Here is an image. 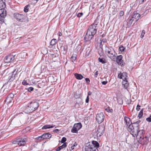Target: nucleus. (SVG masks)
Here are the masks:
<instances>
[{
    "mask_svg": "<svg viewBox=\"0 0 151 151\" xmlns=\"http://www.w3.org/2000/svg\"><path fill=\"white\" fill-rule=\"evenodd\" d=\"M99 23V20L96 19L94 23L89 26L84 37V40L86 41L90 40L96 34L98 29V25Z\"/></svg>",
    "mask_w": 151,
    "mask_h": 151,
    "instance_id": "nucleus-1",
    "label": "nucleus"
},
{
    "mask_svg": "<svg viewBox=\"0 0 151 151\" xmlns=\"http://www.w3.org/2000/svg\"><path fill=\"white\" fill-rule=\"evenodd\" d=\"M39 106V103L35 101H32L26 106L24 110L25 113H29L36 110Z\"/></svg>",
    "mask_w": 151,
    "mask_h": 151,
    "instance_id": "nucleus-2",
    "label": "nucleus"
},
{
    "mask_svg": "<svg viewBox=\"0 0 151 151\" xmlns=\"http://www.w3.org/2000/svg\"><path fill=\"white\" fill-rule=\"evenodd\" d=\"M99 147V144L96 141H93L92 143L89 142L86 144V151H98V148Z\"/></svg>",
    "mask_w": 151,
    "mask_h": 151,
    "instance_id": "nucleus-3",
    "label": "nucleus"
},
{
    "mask_svg": "<svg viewBox=\"0 0 151 151\" xmlns=\"http://www.w3.org/2000/svg\"><path fill=\"white\" fill-rule=\"evenodd\" d=\"M136 124H130L128 127V130L132 135L133 137H135L136 135V133L139 129V127L137 126Z\"/></svg>",
    "mask_w": 151,
    "mask_h": 151,
    "instance_id": "nucleus-4",
    "label": "nucleus"
},
{
    "mask_svg": "<svg viewBox=\"0 0 151 151\" xmlns=\"http://www.w3.org/2000/svg\"><path fill=\"white\" fill-rule=\"evenodd\" d=\"M105 52L108 57L112 60L115 59V58L116 57V55L117 54L114 49L111 47L107 48L106 49Z\"/></svg>",
    "mask_w": 151,
    "mask_h": 151,
    "instance_id": "nucleus-5",
    "label": "nucleus"
},
{
    "mask_svg": "<svg viewBox=\"0 0 151 151\" xmlns=\"http://www.w3.org/2000/svg\"><path fill=\"white\" fill-rule=\"evenodd\" d=\"M14 17L17 21L20 22H24L26 19V17L24 15L18 13H14Z\"/></svg>",
    "mask_w": 151,
    "mask_h": 151,
    "instance_id": "nucleus-6",
    "label": "nucleus"
},
{
    "mask_svg": "<svg viewBox=\"0 0 151 151\" xmlns=\"http://www.w3.org/2000/svg\"><path fill=\"white\" fill-rule=\"evenodd\" d=\"M27 140L26 138H19L13 142L14 144H18L19 146H24L27 142Z\"/></svg>",
    "mask_w": 151,
    "mask_h": 151,
    "instance_id": "nucleus-7",
    "label": "nucleus"
},
{
    "mask_svg": "<svg viewBox=\"0 0 151 151\" xmlns=\"http://www.w3.org/2000/svg\"><path fill=\"white\" fill-rule=\"evenodd\" d=\"M82 127V124L80 123L75 124L71 130V132L73 133H77Z\"/></svg>",
    "mask_w": 151,
    "mask_h": 151,
    "instance_id": "nucleus-8",
    "label": "nucleus"
},
{
    "mask_svg": "<svg viewBox=\"0 0 151 151\" xmlns=\"http://www.w3.org/2000/svg\"><path fill=\"white\" fill-rule=\"evenodd\" d=\"M149 142V137L146 136L143 138L139 139L138 140L139 143L142 145H147Z\"/></svg>",
    "mask_w": 151,
    "mask_h": 151,
    "instance_id": "nucleus-9",
    "label": "nucleus"
},
{
    "mask_svg": "<svg viewBox=\"0 0 151 151\" xmlns=\"http://www.w3.org/2000/svg\"><path fill=\"white\" fill-rule=\"evenodd\" d=\"M96 119L97 122L100 124L101 123L104 119V115L103 113L97 114L96 116Z\"/></svg>",
    "mask_w": 151,
    "mask_h": 151,
    "instance_id": "nucleus-10",
    "label": "nucleus"
},
{
    "mask_svg": "<svg viewBox=\"0 0 151 151\" xmlns=\"http://www.w3.org/2000/svg\"><path fill=\"white\" fill-rule=\"evenodd\" d=\"M15 55H9L6 56L4 58V61L5 63H9L15 59Z\"/></svg>",
    "mask_w": 151,
    "mask_h": 151,
    "instance_id": "nucleus-11",
    "label": "nucleus"
},
{
    "mask_svg": "<svg viewBox=\"0 0 151 151\" xmlns=\"http://www.w3.org/2000/svg\"><path fill=\"white\" fill-rule=\"evenodd\" d=\"M145 131L143 130H141L137 131L136 133V137L137 139H139L145 137Z\"/></svg>",
    "mask_w": 151,
    "mask_h": 151,
    "instance_id": "nucleus-12",
    "label": "nucleus"
},
{
    "mask_svg": "<svg viewBox=\"0 0 151 151\" xmlns=\"http://www.w3.org/2000/svg\"><path fill=\"white\" fill-rule=\"evenodd\" d=\"M122 56L119 55L116 58V61L118 64L121 66H123L124 65V63L122 60Z\"/></svg>",
    "mask_w": 151,
    "mask_h": 151,
    "instance_id": "nucleus-13",
    "label": "nucleus"
},
{
    "mask_svg": "<svg viewBox=\"0 0 151 151\" xmlns=\"http://www.w3.org/2000/svg\"><path fill=\"white\" fill-rule=\"evenodd\" d=\"M4 88L3 92L4 93H6L10 90V85L8 84V83H6L3 85L1 88Z\"/></svg>",
    "mask_w": 151,
    "mask_h": 151,
    "instance_id": "nucleus-14",
    "label": "nucleus"
},
{
    "mask_svg": "<svg viewBox=\"0 0 151 151\" xmlns=\"http://www.w3.org/2000/svg\"><path fill=\"white\" fill-rule=\"evenodd\" d=\"M14 96V94L12 93H10L9 95H8L7 98L5 100V102L7 104H9L12 102L13 98Z\"/></svg>",
    "mask_w": 151,
    "mask_h": 151,
    "instance_id": "nucleus-15",
    "label": "nucleus"
},
{
    "mask_svg": "<svg viewBox=\"0 0 151 151\" xmlns=\"http://www.w3.org/2000/svg\"><path fill=\"white\" fill-rule=\"evenodd\" d=\"M104 130V128L102 126H99L98 127L96 132L97 136H101L103 134Z\"/></svg>",
    "mask_w": 151,
    "mask_h": 151,
    "instance_id": "nucleus-16",
    "label": "nucleus"
},
{
    "mask_svg": "<svg viewBox=\"0 0 151 151\" xmlns=\"http://www.w3.org/2000/svg\"><path fill=\"white\" fill-rule=\"evenodd\" d=\"M137 21H136L133 17H131L129 18L128 20L127 24L129 26H131L132 25V24L133 25L135 24Z\"/></svg>",
    "mask_w": 151,
    "mask_h": 151,
    "instance_id": "nucleus-17",
    "label": "nucleus"
},
{
    "mask_svg": "<svg viewBox=\"0 0 151 151\" xmlns=\"http://www.w3.org/2000/svg\"><path fill=\"white\" fill-rule=\"evenodd\" d=\"M131 17L137 21L139 20V18L141 17L139 13H137L136 12H134L133 15Z\"/></svg>",
    "mask_w": 151,
    "mask_h": 151,
    "instance_id": "nucleus-18",
    "label": "nucleus"
},
{
    "mask_svg": "<svg viewBox=\"0 0 151 151\" xmlns=\"http://www.w3.org/2000/svg\"><path fill=\"white\" fill-rule=\"evenodd\" d=\"M124 120L127 126H129L130 124H132L130 119L129 117L125 116L124 118Z\"/></svg>",
    "mask_w": 151,
    "mask_h": 151,
    "instance_id": "nucleus-19",
    "label": "nucleus"
},
{
    "mask_svg": "<svg viewBox=\"0 0 151 151\" xmlns=\"http://www.w3.org/2000/svg\"><path fill=\"white\" fill-rule=\"evenodd\" d=\"M149 12V9H147L145 10H143V11H140L139 12V14L140 15V17H142L146 15Z\"/></svg>",
    "mask_w": 151,
    "mask_h": 151,
    "instance_id": "nucleus-20",
    "label": "nucleus"
},
{
    "mask_svg": "<svg viewBox=\"0 0 151 151\" xmlns=\"http://www.w3.org/2000/svg\"><path fill=\"white\" fill-rule=\"evenodd\" d=\"M6 11L4 9H0V16L6 17Z\"/></svg>",
    "mask_w": 151,
    "mask_h": 151,
    "instance_id": "nucleus-21",
    "label": "nucleus"
},
{
    "mask_svg": "<svg viewBox=\"0 0 151 151\" xmlns=\"http://www.w3.org/2000/svg\"><path fill=\"white\" fill-rule=\"evenodd\" d=\"M67 146L66 143H64L61 146L59 147L56 149V151H59Z\"/></svg>",
    "mask_w": 151,
    "mask_h": 151,
    "instance_id": "nucleus-22",
    "label": "nucleus"
},
{
    "mask_svg": "<svg viewBox=\"0 0 151 151\" xmlns=\"http://www.w3.org/2000/svg\"><path fill=\"white\" fill-rule=\"evenodd\" d=\"M74 75L76 78L78 80H81L84 77L81 74L75 73L74 74Z\"/></svg>",
    "mask_w": 151,
    "mask_h": 151,
    "instance_id": "nucleus-23",
    "label": "nucleus"
},
{
    "mask_svg": "<svg viewBox=\"0 0 151 151\" xmlns=\"http://www.w3.org/2000/svg\"><path fill=\"white\" fill-rule=\"evenodd\" d=\"M54 127V126L51 125H44L42 128V129H50L53 128Z\"/></svg>",
    "mask_w": 151,
    "mask_h": 151,
    "instance_id": "nucleus-24",
    "label": "nucleus"
},
{
    "mask_svg": "<svg viewBox=\"0 0 151 151\" xmlns=\"http://www.w3.org/2000/svg\"><path fill=\"white\" fill-rule=\"evenodd\" d=\"M43 136L44 138L45 139H49L51 137V135L48 133L44 134Z\"/></svg>",
    "mask_w": 151,
    "mask_h": 151,
    "instance_id": "nucleus-25",
    "label": "nucleus"
},
{
    "mask_svg": "<svg viewBox=\"0 0 151 151\" xmlns=\"http://www.w3.org/2000/svg\"><path fill=\"white\" fill-rule=\"evenodd\" d=\"M122 85L124 86V87L125 89H127L129 86V84L128 83L127 80H124L122 82Z\"/></svg>",
    "mask_w": 151,
    "mask_h": 151,
    "instance_id": "nucleus-26",
    "label": "nucleus"
},
{
    "mask_svg": "<svg viewBox=\"0 0 151 151\" xmlns=\"http://www.w3.org/2000/svg\"><path fill=\"white\" fill-rule=\"evenodd\" d=\"M57 42V40L55 39H52L50 42V45L53 46L55 45Z\"/></svg>",
    "mask_w": 151,
    "mask_h": 151,
    "instance_id": "nucleus-27",
    "label": "nucleus"
},
{
    "mask_svg": "<svg viewBox=\"0 0 151 151\" xmlns=\"http://www.w3.org/2000/svg\"><path fill=\"white\" fill-rule=\"evenodd\" d=\"M6 6L5 3L2 0L0 1V8H1V9H4Z\"/></svg>",
    "mask_w": 151,
    "mask_h": 151,
    "instance_id": "nucleus-28",
    "label": "nucleus"
},
{
    "mask_svg": "<svg viewBox=\"0 0 151 151\" xmlns=\"http://www.w3.org/2000/svg\"><path fill=\"white\" fill-rule=\"evenodd\" d=\"M17 71H16V70H14L12 72V75L11 78L13 79H14L16 77V76L17 74Z\"/></svg>",
    "mask_w": 151,
    "mask_h": 151,
    "instance_id": "nucleus-29",
    "label": "nucleus"
},
{
    "mask_svg": "<svg viewBox=\"0 0 151 151\" xmlns=\"http://www.w3.org/2000/svg\"><path fill=\"white\" fill-rule=\"evenodd\" d=\"M77 55L76 54H73L71 57V59L72 62H73L75 61L76 59Z\"/></svg>",
    "mask_w": 151,
    "mask_h": 151,
    "instance_id": "nucleus-30",
    "label": "nucleus"
},
{
    "mask_svg": "<svg viewBox=\"0 0 151 151\" xmlns=\"http://www.w3.org/2000/svg\"><path fill=\"white\" fill-rule=\"evenodd\" d=\"M30 6L28 4L25 6L24 8V12L26 13L28 11L29 9L30 8Z\"/></svg>",
    "mask_w": 151,
    "mask_h": 151,
    "instance_id": "nucleus-31",
    "label": "nucleus"
},
{
    "mask_svg": "<svg viewBox=\"0 0 151 151\" xmlns=\"http://www.w3.org/2000/svg\"><path fill=\"white\" fill-rule=\"evenodd\" d=\"M98 60L100 62L102 63V64L106 63V60L104 58H98Z\"/></svg>",
    "mask_w": 151,
    "mask_h": 151,
    "instance_id": "nucleus-32",
    "label": "nucleus"
},
{
    "mask_svg": "<svg viewBox=\"0 0 151 151\" xmlns=\"http://www.w3.org/2000/svg\"><path fill=\"white\" fill-rule=\"evenodd\" d=\"M143 109H142L139 112L138 116V117L139 118H141L143 114Z\"/></svg>",
    "mask_w": 151,
    "mask_h": 151,
    "instance_id": "nucleus-33",
    "label": "nucleus"
},
{
    "mask_svg": "<svg viewBox=\"0 0 151 151\" xmlns=\"http://www.w3.org/2000/svg\"><path fill=\"white\" fill-rule=\"evenodd\" d=\"M122 77H123L122 79L123 81L127 80L126 77L127 76V73H122Z\"/></svg>",
    "mask_w": 151,
    "mask_h": 151,
    "instance_id": "nucleus-34",
    "label": "nucleus"
},
{
    "mask_svg": "<svg viewBox=\"0 0 151 151\" xmlns=\"http://www.w3.org/2000/svg\"><path fill=\"white\" fill-rule=\"evenodd\" d=\"M39 0H29V3L31 4H36Z\"/></svg>",
    "mask_w": 151,
    "mask_h": 151,
    "instance_id": "nucleus-35",
    "label": "nucleus"
},
{
    "mask_svg": "<svg viewBox=\"0 0 151 151\" xmlns=\"http://www.w3.org/2000/svg\"><path fill=\"white\" fill-rule=\"evenodd\" d=\"M77 145V144L76 142H75L74 143L73 145V146H71L70 148V150H73L74 149V147L76 146V145Z\"/></svg>",
    "mask_w": 151,
    "mask_h": 151,
    "instance_id": "nucleus-36",
    "label": "nucleus"
},
{
    "mask_svg": "<svg viewBox=\"0 0 151 151\" xmlns=\"http://www.w3.org/2000/svg\"><path fill=\"white\" fill-rule=\"evenodd\" d=\"M36 139L40 140H42L44 139L43 135L37 137Z\"/></svg>",
    "mask_w": 151,
    "mask_h": 151,
    "instance_id": "nucleus-37",
    "label": "nucleus"
},
{
    "mask_svg": "<svg viewBox=\"0 0 151 151\" xmlns=\"http://www.w3.org/2000/svg\"><path fill=\"white\" fill-rule=\"evenodd\" d=\"M119 50L120 51L123 52L124 51L125 48L123 46L121 45L119 47Z\"/></svg>",
    "mask_w": 151,
    "mask_h": 151,
    "instance_id": "nucleus-38",
    "label": "nucleus"
},
{
    "mask_svg": "<svg viewBox=\"0 0 151 151\" xmlns=\"http://www.w3.org/2000/svg\"><path fill=\"white\" fill-rule=\"evenodd\" d=\"M145 31L144 30H143L142 31L141 34V38H143L144 36V35L145 34Z\"/></svg>",
    "mask_w": 151,
    "mask_h": 151,
    "instance_id": "nucleus-39",
    "label": "nucleus"
},
{
    "mask_svg": "<svg viewBox=\"0 0 151 151\" xmlns=\"http://www.w3.org/2000/svg\"><path fill=\"white\" fill-rule=\"evenodd\" d=\"M22 84L24 85H26L29 84L27 81L25 80H24L22 82Z\"/></svg>",
    "mask_w": 151,
    "mask_h": 151,
    "instance_id": "nucleus-40",
    "label": "nucleus"
},
{
    "mask_svg": "<svg viewBox=\"0 0 151 151\" xmlns=\"http://www.w3.org/2000/svg\"><path fill=\"white\" fill-rule=\"evenodd\" d=\"M105 110L109 112H112L113 111V110L112 109H110L109 108H106Z\"/></svg>",
    "mask_w": 151,
    "mask_h": 151,
    "instance_id": "nucleus-41",
    "label": "nucleus"
},
{
    "mask_svg": "<svg viewBox=\"0 0 151 151\" xmlns=\"http://www.w3.org/2000/svg\"><path fill=\"white\" fill-rule=\"evenodd\" d=\"M5 17L0 16V21L2 22H4V19Z\"/></svg>",
    "mask_w": 151,
    "mask_h": 151,
    "instance_id": "nucleus-42",
    "label": "nucleus"
},
{
    "mask_svg": "<svg viewBox=\"0 0 151 151\" xmlns=\"http://www.w3.org/2000/svg\"><path fill=\"white\" fill-rule=\"evenodd\" d=\"M66 138L65 137H63L62 138V139L61 140V142L62 143H64V142H65L66 141Z\"/></svg>",
    "mask_w": 151,
    "mask_h": 151,
    "instance_id": "nucleus-43",
    "label": "nucleus"
},
{
    "mask_svg": "<svg viewBox=\"0 0 151 151\" xmlns=\"http://www.w3.org/2000/svg\"><path fill=\"white\" fill-rule=\"evenodd\" d=\"M27 90L28 91L31 92L33 91V90H34V88L33 87H31L28 88L27 89Z\"/></svg>",
    "mask_w": 151,
    "mask_h": 151,
    "instance_id": "nucleus-44",
    "label": "nucleus"
},
{
    "mask_svg": "<svg viewBox=\"0 0 151 151\" xmlns=\"http://www.w3.org/2000/svg\"><path fill=\"white\" fill-rule=\"evenodd\" d=\"M83 14L82 12L79 13L78 14L77 17H81L82 16Z\"/></svg>",
    "mask_w": 151,
    "mask_h": 151,
    "instance_id": "nucleus-45",
    "label": "nucleus"
},
{
    "mask_svg": "<svg viewBox=\"0 0 151 151\" xmlns=\"http://www.w3.org/2000/svg\"><path fill=\"white\" fill-rule=\"evenodd\" d=\"M140 122V121L139 120V121H137L136 122L134 123H132V124H137V127H139V124Z\"/></svg>",
    "mask_w": 151,
    "mask_h": 151,
    "instance_id": "nucleus-46",
    "label": "nucleus"
},
{
    "mask_svg": "<svg viewBox=\"0 0 151 151\" xmlns=\"http://www.w3.org/2000/svg\"><path fill=\"white\" fill-rule=\"evenodd\" d=\"M124 14V12L123 11H121L119 13V16L120 17L123 16Z\"/></svg>",
    "mask_w": 151,
    "mask_h": 151,
    "instance_id": "nucleus-47",
    "label": "nucleus"
},
{
    "mask_svg": "<svg viewBox=\"0 0 151 151\" xmlns=\"http://www.w3.org/2000/svg\"><path fill=\"white\" fill-rule=\"evenodd\" d=\"M28 128V127H27V128H25V129H23L22 131V133H23V134H25V133H26L27 132V131H26V129H27Z\"/></svg>",
    "mask_w": 151,
    "mask_h": 151,
    "instance_id": "nucleus-48",
    "label": "nucleus"
},
{
    "mask_svg": "<svg viewBox=\"0 0 151 151\" xmlns=\"http://www.w3.org/2000/svg\"><path fill=\"white\" fill-rule=\"evenodd\" d=\"M85 79L87 83H89L90 82V80L88 78H85Z\"/></svg>",
    "mask_w": 151,
    "mask_h": 151,
    "instance_id": "nucleus-49",
    "label": "nucleus"
},
{
    "mask_svg": "<svg viewBox=\"0 0 151 151\" xmlns=\"http://www.w3.org/2000/svg\"><path fill=\"white\" fill-rule=\"evenodd\" d=\"M146 120L147 122H151V118L150 116L149 117L147 118Z\"/></svg>",
    "mask_w": 151,
    "mask_h": 151,
    "instance_id": "nucleus-50",
    "label": "nucleus"
},
{
    "mask_svg": "<svg viewBox=\"0 0 151 151\" xmlns=\"http://www.w3.org/2000/svg\"><path fill=\"white\" fill-rule=\"evenodd\" d=\"M89 98L88 96H87L86 100V102L88 103L89 102Z\"/></svg>",
    "mask_w": 151,
    "mask_h": 151,
    "instance_id": "nucleus-51",
    "label": "nucleus"
},
{
    "mask_svg": "<svg viewBox=\"0 0 151 151\" xmlns=\"http://www.w3.org/2000/svg\"><path fill=\"white\" fill-rule=\"evenodd\" d=\"M140 106L139 105H138L137 106V108L136 109V110L137 111H139L140 109Z\"/></svg>",
    "mask_w": 151,
    "mask_h": 151,
    "instance_id": "nucleus-52",
    "label": "nucleus"
},
{
    "mask_svg": "<svg viewBox=\"0 0 151 151\" xmlns=\"http://www.w3.org/2000/svg\"><path fill=\"white\" fill-rule=\"evenodd\" d=\"M122 73H120L118 75V77L119 78H120V79H122L123 78V77H122Z\"/></svg>",
    "mask_w": 151,
    "mask_h": 151,
    "instance_id": "nucleus-53",
    "label": "nucleus"
},
{
    "mask_svg": "<svg viewBox=\"0 0 151 151\" xmlns=\"http://www.w3.org/2000/svg\"><path fill=\"white\" fill-rule=\"evenodd\" d=\"M107 81H103L101 82V83L103 85H105L107 83Z\"/></svg>",
    "mask_w": 151,
    "mask_h": 151,
    "instance_id": "nucleus-54",
    "label": "nucleus"
},
{
    "mask_svg": "<svg viewBox=\"0 0 151 151\" xmlns=\"http://www.w3.org/2000/svg\"><path fill=\"white\" fill-rule=\"evenodd\" d=\"M102 42L101 41H100V42L99 43V44H100L99 47H100L101 48V49H102L101 50H102V48L103 45H102Z\"/></svg>",
    "mask_w": 151,
    "mask_h": 151,
    "instance_id": "nucleus-55",
    "label": "nucleus"
},
{
    "mask_svg": "<svg viewBox=\"0 0 151 151\" xmlns=\"http://www.w3.org/2000/svg\"><path fill=\"white\" fill-rule=\"evenodd\" d=\"M100 41H101L102 42L105 43L106 42V39H103L102 40H101Z\"/></svg>",
    "mask_w": 151,
    "mask_h": 151,
    "instance_id": "nucleus-56",
    "label": "nucleus"
},
{
    "mask_svg": "<svg viewBox=\"0 0 151 151\" xmlns=\"http://www.w3.org/2000/svg\"><path fill=\"white\" fill-rule=\"evenodd\" d=\"M98 74V71H96L95 73V75H94L95 77H97Z\"/></svg>",
    "mask_w": 151,
    "mask_h": 151,
    "instance_id": "nucleus-57",
    "label": "nucleus"
},
{
    "mask_svg": "<svg viewBox=\"0 0 151 151\" xmlns=\"http://www.w3.org/2000/svg\"><path fill=\"white\" fill-rule=\"evenodd\" d=\"M59 131V130L58 129H56L53 130V132H57Z\"/></svg>",
    "mask_w": 151,
    "mask_h": 151,
    "instance_id": "nucleus-58",
    "label": "nucleus"
},
{
    "mask_svg": "<svg viewBox=\"0 0 151 151\" xmlns=\"http://www.w3.org/2000/svg\"><path fill=\"white\" fill-rule=\"evenodd\" d=\"M91 94H92V92L90 91H89L88 92V96H89L91 95Z\"/></svg>",
    "mask_w": 151,
    "mask_h": 151,
    "instance_id": "nucleus-59",
    "label": "nucleus"
},
{
    "mask_svg": "<svg viewBox=\"0 0 151 151\" xmlns=\"http://www.w3.org/2000/svg\"><path fill=\"white\" fill-rule=\"evenodd\" d=\"M58 35L59 36H61L62 35V34L61 32H59L58 33Z\"/></svg>",
    "mask_w": 151,
    "mask_h": 151,
    "instance_id": "nucleus-60",
    "label": "nucleus"
},
{
    "mask_svg": "<svg viewBox=\"0 0 151 151\" xmlns=\"http://www.w3.org/2000/svg\"><path fill=\"white\" fill-rule=\"evenodd\" d=\"M102 36L103 37H105V34H102Z\"/></svg>",
    "mask_w": 151,
    "mask_h": 151,
    "instance_id": "nucleus-61",
    "label": "nucleus"
},
{
    "mask_svg": "<svg viewBox=\"0 0 151 151\" xmlns=\"http://www.w3.org/2000/svg\"><path fill=\"white\" fill-rule=\"evenodd\" d=\"M104 6H101V7H100V8L101 9H104Z\"/></svg>",
    "mask_w": 151,
    "mask_h": 151,
    "instance_id": "nucleus-62",
    "label": "nucleus"
},
{
    "mask_svg": "<svg viewBox=\"0 0 151 151\" xmlns=\"http://www.w3.org/2000/svg\"><path fill=\"white\" fill-rule=\"evenodd\" d=\"M103 54L102 52H101V53L99 52V54L101 56V55H102Z\"/></svg>",
    "mask_w": 151,
    "mask_h": 151,
    "instance_id": "nucleus-63",
    "label": "nucleus"
},
{
    "mask_svg": "<svg viewBox=\"0 0 151 151\" xmlns=\"http://www.w3.org/2000/svg\"><path fill=\"white\" fill-rule=\"evenodd\" d=\"M140 1L141 3H142L144 1V0H140Z\"/></svg>",
    "mask_w": 151,
    "mask_h": 151,
    "instance_id": "nucleus-64",
    "label": "nucleus"
}]
</instances>
